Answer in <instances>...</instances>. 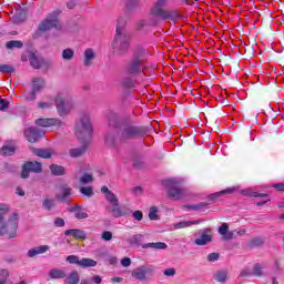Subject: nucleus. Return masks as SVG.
Instances as JSON below:
<instances>
[{"label": "nucleus", "instance_id": "obj_1", "mask_svg": "<svg viewBox=\"0 0 284 284\" xmlns=\"http://www.w3.org/2000/svg\"><path fill=\"white\" fill-rule=\"evenodd\" d=\"M75 136L78 141H80L82 146L71 149L69 151V156H71L72 159L83 156V154H85V150H88V144L90 143V139L92 138V122L90 121L89 115H82L77 122Z\"/></svg>", "mask_w": 284, "mask_h": 284}, {"label": "nucleus", "instance_id": "obj_2", "mask_svg": "<svg viewBox=\"0 0 284 284\" xmlns=\"http://www.w3.org/2000/svg\"><path fill=\"white\" fill-rule=\"evenodd\" d=\"M8 214H10V205L0 203V236L16 239L17 230H19V214L12 213L8 220H6Z\"/></svg>", "mask_w": 284, "mask_h": 284}, {"label": "nucleus", "instance_id": "obj_3", "mask_svg": "<svg viewBox=\"0 0 284 284\" xmlns=\"http://www.w3.org/2000/svg\"><path fill=\"white\" fill-rule=\"evenodd\" d=\"M139 129L132 124H125L123 125L120 131L116 133L114 131H110L106 133L105 136V143L109 146L114 145L116 143V140L120 141H130V139H135V136H139Z\"/></svg>", "mask_w": 284, "mask_h": 284}, {"label": "nucleus", "instance_id": "obj_4", "mask_svg": "<svg viewBox=\"0 0 284 284\" xmlns=\"http://www.w3.org/2000/svg\"><path fill=\"white\" fill-rule=\"evenodd\" d=\"M102 194H104V199L108 201L109 206L106 207L108 212L112 213V216L119 219L121 216H125L128 214H132V211L128 209L126 211H122L121 206H119V197L108 186H102Z\"/></svg>", "mask_w": 284, "mask_h": 284}, {"label": "nucleus", "instance_id": "obj_5", "mask_svg": "<svg viewBox=\"0 0 284 284\" xmlns=\"http://www.w3.org/2000/svg\"><path fill=\"white\" fill-rule=\"evenodd\" d=\"M54 101L60 116H68L72 111V108H74V102L71 99H65L61 93L55 97Z\"/></svg>", "mask_w": 284, "mask_h": 284}, {"label": "nucleus", "instance_id": "obj_6", "mask_svg": "<svg viewBox=\"0 0 284 284\" xmlns=\"http://www.w3.org/2000/svg\"><path fill=\"white\" fill-rule=\"evenodd\" d=\"M111 47L113 50H116V52H125V50L130 48V33L121 31L115 32Z\"/></svg>", "mask_w": 284, "mask_h": 284}, {"label": "nucleus", "instance_id": "obj_7", "mask_svg": "<svg viewBox=\"0 0 284 284\" xmlns=\"http://www.w3.org/2000/svg\"><path fill=\"white\" fill-rule=\"evenodd\" d=\"M45 88V80L41 78H33L31 82V91L24 94V100L32 102L37 101V94Z\"/></svg>", "mask_w": 284, "mask_h": 284}, {"label": "nucleus", "instance_id": "obj_8", "mask_svg": "<svg viewBox=\"0 0 284 284\" xmlns=\"http://www.w3.org/2000/svg\"><path fill=\"white\" fill-rule=\"evenodd\" d=\"M153 274H154V266L141 265L132 271L131 276L136 281L143 282V281H148V278H150V276H153Z\"/></svg>", "mask_w": 284, "mask_h": 284}, {"label": "nucleus", "instance_id": "obj_9", "mask_svg": "<svg viewBox=\"0 0 284 284\" xmlns=\"http://www.w3.org/2000/svg\"><path fill=\"white\" fill-rule=\"evenodd\" d=\"M52 28H57V30L61 28V22H59L57 14H49L39 26L40 32H48Z\"/></svg>", "mask_w": 284, "mask_h": 284}, {"label": "nucleus", "instance_id": "obj_10", "mask_svg": "<svg viewBox=\"0 0 284 284\" xmlns=\"http://www.w3.org/2000/svg\"><path fill=\"white\" fill-rule=\"evenodd\" d=\"M43 170V166L41 165V163L34 161V162H27L23 166H22V173H21V178L22 179H28L30 176V172H36L39 173Z\"/></svg>", "mask_w": 284, "mask_h": 284}, {"label": "nucleus", "instance_id": "obj_11", "mask_svg": "<svg viewBox=\"0 0 284 284\" xmlns=\"http://www.w3.org/2000/svg\"><path fill=\"white\" fill-rule=\"evenodd\" d=\"M43 131L37 129V128H28L24 130V136L29 143H37L41 136H43Z\"/></svg>", "mask_w": 284, "mask_h": 284}, {"label": "nucleus", "instance_id": "obj_12", "mask_svg": "<svg viewBox=\"0 0 284 284\" xmlns=\"http://www.w3.org/2000/svg\"><path fill=\"white\" fill-rule=\"evenodd\" d=\"M168 3H170V0H158L151 9V17L159 19L166 11L164 8Z\"/></svg>", "mask_w": 284, "mask_h": 284}, {"label": "nucleus", "instance_id": "obj_13", "mask_svg": "<svg viewBox=\"0 0 284 284\" xmlns=\"http://www.w3.org/2000/svg\"><path fill=\"white\" fill-rule=\"evenodd\" d=\"M36 125L39 128H51V125H57L58 128H63V121L59 119H38L36 120Z\"/></svg>", "mask_w": 284, "mask_h": 284}, {"label": "nucleus", "instance_id": "obj_14", "mask_svg": "<svg viewBox=\"0 0 284 284\" xmlns=\"http://www.w3.org/2000/svg\"><path fill=\"white\" fill-rule=\"evenodd\" d=\"M143 68V60L134 58L126 68V74H139Z\"/></svg>", "mask_w": 284, "mask_h": 284}, {"label": "nucleus", "instance_id": "obj_15", "mask_svg": "<svg viewBox=\"0 0 284 284\" xmlns=\"http://www.w3.org/2000/svg\"><path fill=\"white\" fill-rule=\"evenodd\" d=\"M169 199H172L173 201H179L180 199H183V196H185V190L179 187V185L173 184L169 191Z\"/></svg>", "mask_w": 284, "mask_h": 284}, {"label": "nucleus", "instance_id": "obj_16", "mask_svg": "<svg viewBox=\"0 0 284 284\" xmlns=\"http://www.w3.org/2000/svg\"><path fill=\"white\" fill-rule=\"evenodd\" d=\"M68 196H72V189L68 186V184H62L58 186V193L55 194V199L58 201H67Z\"/></svg>", "mask_w": 284, "mask_h": 284}, {"label": "nucleus", "instance_id": "obj_17", "mask_svg": "<svg viewBox=\"0 0 284 284\" xmlns=\"http://www.w3.org/2000/svg\"><path fill=\"white\" fill-rule=\"evenodd\" d=\"M219 234L222 235L223 241H232L234 239V232L230 231L227 223H223L219 227Z\"/></svg>", "mask_w": 284, "mask_h": 284}, {"label": "nucleus", "instance_id": "obj_18", "mask_svg": "<svg viewBox=\"0 0 284 284\" xmlns=\"http://www.w3.org/2000/svg\"><path fill=\"white\" fill-rule=\"evenodd\" d=\"M181 18V13L176 10L172 11H165L162 16H160L158 19H162L163 21H179Z\"/></svg>", "mask_w": 284, "mask_h": 284}, {"label": "nucleus", "instance_id": "obj_19", "mask_svg": "<svg viewBox=\"0 0 284 284\" xmlns=\"http://www.w3.org/2000/svg\"><path fill=\"white\" fill-rule=\"evenodd\" d=\"M203 223V220L182 221L173 225L174 230H185V227H192V225H199Z\"/></svg>", "mask_w": 284, "mask_h": 284}, {"label": "nucleus", "instance_id": "obj_20", "mask_svg": "<svg viewBox=\"0 0 284 284\" xmlns=\"http://www.w3.org/2000/svg\"><path fill=\"white\" fill-rule=\"evenodd\" d=\"M48 250H50V246L48 245L38 246L29 250L27 256H29V258H34V256H39V254H45Z\"/></svg>", "mask_w": 284, "mask_h": 284}, {"label": "nucleus", "instance_id": "obj_21", "mask_svg": "<svg viewBox=\"0 0 284 284\" xmlns=\"http://www.w3.org/2000/svg\"><path fill=\"white\" fill-rule=\"evenodd\" d=\"M237 187L233 186V187H229L226 190L213 193L209 196V199L211 201H219V199H221L222 196H224V194H234V192H236Z\"/></svg>", "mask_w": 284, "mask_h": 284}, {"label": "nucleus", "instance_id": "obj_22", "mask_svg": "<svg viewBox=\"0 0 284 284\" xmlns=\"http://www.w3.org/2000/svg\"><path fill=\"white\" fill-rule=\"evenodd\" d=\"M70 234H72V236H74V239H82V240L88 239V233H85V231H83V230L71 229V230H67L64 232L65 236H70Z\"/></svg>", "mask_w": 284, "mask_h": 284}, {"label": "nucleus", "instance_id": "obj_23", "mask_svg": "<svg viewBox=\"0 0 284 284\" xmlns=\"http://www.w3.org/2000/svg\"><path fill=\"white\" fill-rule=\"evenodd\" d=\"M97 59V53L92 49H87L84 51V60L83 63L88 68L92 65V62Z\"/></svg>", "mask_w": 284, "mask_h": 284}, {"label": "nucleus", "instance_id": "obj_24", "mask_svg": "<svg viewBox=\"0 0 284 284\" xmlns=\"http://www.w3.org/2000/svg\"><path fill=\"white\" fill-rule=\"evenodd\" d=\"M122 3L128 12H132L141 6V0H123Z\"/></svg>", "mask_w": 284, "mask_h": 284}, {"label": "nucleus", "instance_id": "obj_25", "mask_svg": "<svg viewBox=\"0 0 284 284\" xmlns=\"http://www.w3.org/2000/svg\"><path fill=\"white\" fill-rule=\"evenodd\" d=\"M69 211L74 214L75 219H88V212L79 205L71 206Z\"/></svg>", "mask_w": 284, "mask_h": 284}, {"label": "nucleus", "instance_id": "obj_26", "mask_svg": "<svg viewBox=\"0 0 284 284\" xmlns=\"http://www.w3.org/2000/svg\"><path fill=\"white\" fill-rule=\"evenodd\" d=\"M143 250H168V244L164 242H152V243H146L142 245Z\"/></svg>", "mask_w": 284, "mask_h": 284}, {"label": "nucleus", "instance_id": "obj_27", "mask_svg": "<svg viewBox=\"0 0 284 284\" xmlns=\"http://www.w3.org/2000/svg\"><path fill=\"white\" fill-rule=\"evenodd\" d=\"M194 243L199 246L207 245V243H212V235L204 233L200 237L195 239Z\"/></svg>", "mask_w": 284, "mask_h": 284}, {"label": "nucleus", "instance_id": "obj_28", "mask_svg": "<svg viewBox=\"0 0 284 284\" xmlns=\"http://www.w3.org/2000/svg\"><path fill=\"white\" fill-rule=\"evenodd\" d=\"M54 108V100L52 98L38 102L39 110H52Z\"/></svg>", "mask_w": 284, "mask_h": 284}, {"label": "nucleus", "instance_id": "obj_29", "mask_svg": "<svg viewBox=\"0 0 284 284\" xmlns=\"http://www.w3.org/2000/svg\"><path fill=\"white\" fill-rule=\"evenodd\" d=\"M33 154H36V156H40L41 159L52 158V151L48 149H34Z\"/></svg>", "mask_w": 284, "mask_h": 284}, {"label": "nucleus", "instance_id": "obj_30", "mask_svg": "<svg viewBox=\"0 0 284 284\" xmlns=\"http://www.w3.org/2000/svg\"><path fill=\"white\" fill-rule=\"evenodd\" d=\"M50 278H65V271L61 268H52L49 271Z\"/></svg>", "mask_w": 284, "mask_h": 284}, {"label": "nucleus", "instance_id": "obj_31", "mask_svg": "<svg viewBox=\"0 0 284 284\" xmlns=\"http://www.w3.org/2000/svg\"><path fill=\"white\" fill-rule=\"evenodd\" d=\"M214 281H217V283H225L227 281V272L226 271H216L213 273Z\"/></svg>", "mask_w": 284, "mask_h": 284}, {"label": "nucleus", "instance_id": "obj_32", "mask_svg": "<svg viewBox=\"0 0 284 284\" xmlns=\"http://www.w3.org/2000/svg\"><path fill=\"white\" fill-rule=\"evenodd\" d=\"M126 24H128V18L119 17L115 32H119V31L120 32H128V31H125V26Z\"/></svg>", "mask_w": 284, "mask_h": 284}, {"label": "nucleus", "instance_id": "obj_33", "mask_svg": "<svg viewBox=\"0 0 284 284\" xmlns=\"http://www.w3.org/2000/svg\"><path fill=\"white\" fill-rule=\"evenodd\" d=\"M51 173H53L55 176H63L65 174V168L57 164H52L50 166Z\"/></svg>", "mask_w": 284, "mask_h": 284}, {"label": "nucleus", "instance_id": "obj_34", "mask_svg": "<svg viewBox=\"0 0 284 284\" xmlns=\"http://www.w3.org/2000/svg\"><path fill=\"white\" fill-rule=\"evenodd\" d=\"M80 267H97V261L92 260V258H82L80 260Z\"/></svg>", "mask_w": 284, "mask_h": 284}, {"label": "nucleus", "instance_id": "obj_35", "mask_svg": "<svg viewBox=\"0 0 284 284\" xmlns=\"http://www.w3.org/2000/svg\"><path fill=\"white\" fill-rule=\"evenodd\" d=\"M0 154L2 156H12L14 154V146L12 145H6L0 150Z\"/></svg>", "mask_w": 284, "mask_h": 284}, {"label": "nucleus", "instance_id": "obj_36", "mask_svg": "<svg viewBox=\"0 0 284 284\" xmlns=\"http://www.w3.org/2000/svg\"><path fill=\"white\" fill-rule=\"evenodd\" d=\"M149 219L150 221H159V207L151 206L149 209Z\"/></svg>", "mask_w": 284, "mask_h": 284}, {"label": "nucleus", "instance_id": "obj_37", "mask_svg": "<svg viewBox=\"0 0 284 284\" xmlns=\"http://www.w3.org/2000/svg\"><path fill=\"white\" fill-rule=\"evenodd\" d=\"M65 284H79V273H70V275L65 280Z\"/></svg>", "mask_w": 284, "mask_h": 284}, {"label": "nucleus", "instance_id": "obj_38", "mask_svg": "<svg viewBox=\"0 0 284 284\" xmlns=\"http://www.w3.org/2000/svg\"><path fill=\"white\" fill-rule=\"evenodd\" d=\"M156 23H159V20H156V19L149 23L145 20H140L136 23V30H143V28H145L146 26H156Z\"/></svg>", "mask_w": 284, "mask_h": 284}, {"label": "nucleus", "instance_id": "obj_39", "mask_svg": "<svg viewBox=\"0 0 284 284\" xmlns=\"http://www.w3.org/2000/svg\"><path fill=\"white\" fill-rule=\"evenodd\" d=\"M94 181V178L92 176V174L90 173H84L81 178H80V183L82 185H88L89 183H92Z\"/></svg>", "mask_w": 284, "mask_h": 284}, {"label": "nucleus", "instance_id": "obj_40", "mask_svg": "<svg viewBox=\"0 0 284 284\" xmlns=\"http://www.w3.org/2000/svg\"><path fill=\"white\" fill-rule=\"evenodd\" d=\"M62 59H64V61H72V59H74V51L72 49H64L62 51Z\"/></svg>", "mask_w": 284, "mask_h": 284}, {"label": "nucleus", "instance_id": "obj_41", "mask_svg": "<svg viewBox=\"0 0 284 284\" xmlns=\"http://www.w3.org/2000/svg\"><path fill=\"white\" fill-rule=\"evenodd\" d=\"M57 205V202L52 199H44L42 201V207L44 210H52V207H54Z\"/></svg>", "mask_w": 284, "mask_h": 284}, {"label": "nucleus", "instance_id": "obj_42", "mask_svg": "<svg viewBox=\"0 0 284 284\" xmlns=\"http://www.w3.org/2000/svg\"><path fill=\"white\" fill-rule=\"evenodd\" d=\"M242 194H244V196H254L255 199H263V196H267V194H258L256 192H253L251 191V189L242 191Z\"/></svg>", "mask_w": 284, "mask_h": 284}, {"label": "nucleus", "instance_id": "obj_43", "mask_svg": "<svg viewBox=\"0 0 284 284\" xmlns=\"http://www.w3.org/2000/svg\"><path fill=\"white\" fill-rule=\"evenodd\" d=\"M265 268V265L263 264H255L253 266V276H263V270Z\"/></svg>", "mask_w": 284, "mask_h": 284}, {"label": "nucleus", "instance_id": "obj_44", "mask_svg": "<svg viewBox=\"0 0 284 284\" xmlns=\"http://www.w3.org/2000/svg\"><path fill=\"white\" fill-rule=\"evenodd\" d=\"M10 272L6 268L0 270V284H7Z\"/></svg>", "mask_w": 284, "mask_h": 284}, {"label": "nucleus", "instance_id": "obj_45", "mask_svg": "<svg viewBox=\"0 0 284 284\" xmlns=\"http://www.w3.org/2000/svg\"><path fill=\"white\" fill-rule=\"evenodd\" d=\"M30 63L32 68H36V70H39V68H41V60H38L34 53H30Z\"/></svg>", "mask_w": 284, "mask_h": 284}, {"label": "nucleus", "instance_id": "obj_46", "mask_svg": "<svg viewBox=\"0 0 284 284\" xmlns=\"http://www.w3.org/2000/svg\"><path fill=\"white\" fill-rule=\"evenodd\" d=\"M80 192H81V194H83V196H93L94 195V190L92 189V186H82V187H80Z\"/></svg>", "mask_w": 284, "mask_h": 284}, {"label": "nucleus", "instance_id": "obj_47", "mask_svg": "<svg viewBox=\"0 0 284 284\" xmlns=\"http://www.w3.org/2000/svg\"><path fill=\"white\" fill-rule=\"evenodd\" d=\"M26 20V11H18V13L13 17L14 23H21V21Z\"/></svg>", "mask_w": 284, "mask_h": 284}, {"label": "nucleus", "instance_id": "obj_48", "mask_svg": "<svg viewBox=\"0 0 284 284\" xmlns=\"http://www.w3.org/2000/svg\"><path fill=\"white\" fill-rule=\"evenodd\" d=\"M23 43L21 41L12 40L7 42L8 50H12V48H22Z\"/></svg>", "mask_w": 284, "mask_h": 284}, {"label": "nucleus", "instance_id": "obj_49", "mask_svg": "<svg viewBox=\"0 0 284 284\" xmlns=\"http://www.w3.org/2000/svg\"><path fill=\"white\" fill-rule=\"evenodd\" d=\"M0 72H3L6 74H10L14 72V68L10 64H1L0 65Z\"/></svg>", "mask_w": 284, "mask_h": 284}, {"label": "nucleus", "instance_id": "obj_50", "mask_svg": "<svg viewBox=\"0 0 284 284\" xmlns=\"http://www.w3.org/2000/svg\"><path fill=\"white\" fill-rule=\"evenodd\" d=\"M68 263H71L72 265H80L81 260H79V256L77 255H69L67 257Z\"/></svg>", "mask_w": 284, "mask_h": 284}, {"label": "nucleus", "instance_id": "obj_51", "mask_svg": "<svg viewBox=\"0 0 284 284\" xmlns=\"http://www.w3.org/2000/svg\"><path fill=\"white\" fill-rule=\"evenodd\" d=\"M122 85H124V88H134V79H132V78H124L122 80Z\"/></svg>", "mask_w": 284, "mask_h": 284}, {"label": "nucleus", "instance_id": "obj_52", "mask_svg": "<svg viewBox=\"0 0 284 284\" xmlns=\"http://www.w3.org/2000/svg\"><path fill=\"white\" fill-rule=\"evenodd\" d=\"M164 276H176V268L171 267V268H165L163 271Z\"/></svg>", "mask_w": 284, "mask_h": 284}, {"label": "nucleus", "instance_id": "obj_53", "mask_svg": "<svg viewBox=\"0 0 284 284\" xmlns=\"http://www.w3.org/2000/svg\"><path fill=\"white\" fill-rule=\"evenodd\" d=\"M132 217L134 219V221H143V212L135 211L132 213Z\"/></svg>", "mask_w": 284, "mask_h": 284}, {"label": "nucleus", "instance_id": "obj_54", "mask_svg": "<svg viewBox=\"0 0 284 284\" xmlns=\"http://www.w3.org/2000/svg\"><path fill=\"white\" fill-rule=\"evenodd\" d=\"M121 265L122 267H130V265H132V260H130V257H123L121 260Z\"/></svg>", "mask_w": 284, "mask_h": 284}, {"label": "nucleus", "instance_id": "obj_55", "mask_svg": "<svg viewBox=\"0 0 284 284\" xmlns=\"http://www.w3.org/2000/svg\"><path fill=\"white\" fill-rule=\"evenodd\" d=\"M184 207H186V210L199 211V210H203V207H205V204L201 203L197 205H189V206H184Z\"/></svg>", "mask_w": 284, "mask_h": 284}, {"label": "nucleus", "instance_id": "obj_56", "mask_svg": "<svg viewBox=\"0 0 284 284\" xmlns=\"http://www.w3.org/2000/svg\"><path fill=\"white\" fill-rule=\"evenodd\" d=\"M240 276H254L253 271L250 270V267H245L244 270H242Z\"/></svg>", "mask_w": 284, "mask_h": 284}, {"label": "nucleus", "instance_id": "obj_57", "mask_svg": "<svg viewBox=\"0 0 284 284\" xmlns=\"http://www.w3.org/2000/svg\"><path fill=\"white\" fill-rule=\"evenodd\" d=\"M54 225H55V227H63L65 225V221L61 217H57L54 220Z\"/></svg>", "mask_w": 284, "mask_h": 284}, {"label": "nucleus", "instance_id": "obj_58", "mask_svg": "<svg viewBox=\"0 0 284 284\" xmlns=\"http://www.w3.org/2000/svg\"><path fill=\"white\" fill-rule=\"evenodd\" d=\"M143 242V237H130L129 243L131 245H139V243Z\"/></svg>", "mask_w": 284, "mask_h": 284}, {"label": "nucleus", "instance_id": "obj_59", "mask_svg": "<svg viewBox=\"0 0 284 284\" xmlns=\"http://www.w3.org/2000/svg\"><path fill=\"white\" fill-rule=\"evenodd\" d=\"M102 240L103 241H112V232L105 231L102 233Z\"/></svg>", "mask_w": 284, "mask_h": 284}, {"label": "nucleus", "instance_id": "obj_60", "mask_svg": "<svg viewBox=\"0 0 284 284\" xmlns=\"http://www.w3.org/2000/svg\"><path fill=\"white\" fill-rule=\"evenodd\" d=\"M207 261L214 263V261H219V253H211L207 255Z\"/></svg>", "mask_w": 284, "mask_h": 284}, {"label": "nucleus", "instance_id": "obj_61", "mask_svg": "<svg viewBox=\"0 0 284 284\" xmlns=\"http://www.w3.org/2000/svg\"><path fill=\"white\" fill-rule=\"evenodd\" d=\"M273 187L277 190V192H284V183L274 184Z\"/></svg>", "mask_w": 284, "mask_h": 284}, {"label": "nucleus", "instance_id": "obj_62", "mask_svg": "<svg viewBox=\"0 0 284 284\" xmlns=\"http://www.w3.org/2000/svg\"><path fill=\"white\" fill-rule=\"evenodd\" d=\"M8 108V102L6 100H0V110H6Z\"/></svg>", "mask_w": 284, "mask_h": 284}, {"label": "nucleus", "instance_id": "obj_63", "mask_svg": "<svg viewBox=\"0 0 284 284\" xmlns=\"http://www.w3.org/2000/svg\"><path fill=\"white\" fill-rule=\"evenodd\" d=\"M112 283H123V277H112Z\"/></svg>", "mask_w": 284, "mask_h": 284}, {"label": "nucleus", "instance_id": "obj_64", "mask_svg": "<svg viewBox=\"0 0 284 284\" xmlns=\"http://www.w3.org/2000/svg\"><path fill=\"white\" fill-rule=\"evenodd\" d=\"M92 281H93V283L100 284L102 280H101V276L95 275V276H93Z\"/></svg>", "mask_w": 284, "mask_h": 284}]
</instances>
